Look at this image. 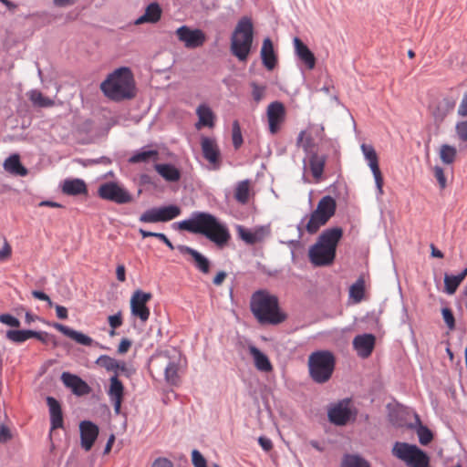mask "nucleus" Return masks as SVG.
<instances>
[{"label":"nucleus","mask_w":467,"mask_h":467,"mask_svg":"<svg viewBox=\"0 0 467 467\" xmlns=\"http://www.w3.org/2000/svg\"><path fill=\"white\" fill-rule=\"evenodd\" d=\"M178 229L192 234H202L214 243L218 247H224L231 239L225 224L212 213L193 212L192 217L177 223Z\"/></svg>","instance_id":"f257e3e1"},{"label":"nucleus","mask_w":467,"mask_h":467,"mask_svg":"<svg viewBox=\"0 0 467 467\" xmlns=\"http://www.w3.org/2000/svg\"><path fill=\"white\" fill-rule=\"evenodd\" d=\"M250 310L261 325L277 326L287 319V315L280 307L277 296L265 289L252 294Z\"/></svg>","instance_id":"f03ea898"},{"label":"nucleus","mask_w":467,"mask_h":467,"mask_svg":"<svg viewBox=\"0 0 467 467\" xmlns=\"http://www.w3.org/2000/svg\"><path fill=\"white\" fill-rule=\"evenodd\" d=\"M100 89L113 101L119 102L134 99L137 91L131 69L128 67L115 69L100 84Z\"/></svg>","instance_id":"7ed1b4c3"},{"label":"nucleus","mask_w":467,"mask_h":467,"mask_svg":"<svg viewBox=\"0 0 467 467\" xmlns=\"http://www.w3.org/2000/svg\"><path fill=\"white\" fill-rule=\"evenodd\" d=\"M254 41V25L248 16H243L231 36L230 50L239 61L245 62L250 55Z\"/></svg>","instance_id":"20e7f679"},{"label":"nucleus","mask_w":467,"mask_h":467,"mask_svg":"<svg viewBox=\"0 0 467 467\" xmlns=\"http://www.w3.org/2000/svg\"><path fill=\"white\" fill-rule=\"evenodd\" d=\"M336 358L328 350L313 352L308 358L309 375L318 384L327 382L335 369Z\"/></svg>","instance_id":"39448f33"},{"label":"nucleus","mask_w":467,"mask_h":467,"mask_svg":"<svg viewBox=\"0 0 467 467\" xmlns=\"http://www.w3.org/2000/svg\"><path fill=\"white\" fill-rule=\"evenodd\" d=\"M391 453L394 457L402 461L407 467H431L430 456L416 444L396 441Z\"/></svg>","instance_id":"423d86ee"},{"label":"nucleus","mask_w":467,"mask_h":467,"mask_svg":"<svg viewBox=\"0 0 467 467\" xmlns=\"http://www.w3.org/2000/svg\"><path fill=\"white\" fill-rule=\"evenodd\" d=\"M350 400L344 399L333 405L327 411L328 420L336 426H345L349 421L356 420L358 410L351 409Z\"/></svg>","instance_id":"0eeeda50"},{"label":"nucleus","mask_w":467,"mask_h":467,"mask_svg":"<svg viewBox=\"0 0 467 467\" xmlns=\"http://www.w3.org/2000/svg\"><path fill=\"white\" fill-rule=\"evenodd\" d=\"M181 213V208L175 204L153 207L145 211L139 220L145 223H165L178 217Z\"/></svg>","instance_id":"6e6552de"},{"label":"nucleus","mask_w":467,"mask_h":467,"mask_svg":"<svg viewBox=\"0 0 467 467\" xmlns=\"http://www.w3.org/2000/svg\"><path fill=\"white\" fill-rule=\"evenodd\" d=\"M98 194L101 199L118 204H125L132 201V195L115 182H108L101 184L98 190Z\"/></svg>","instance_id":"1a4fd4ad"},{"label":"nucleus","mask_w":467,"mask_h":467,"mask_svg":"<svg viewBox=\"0 0 467 467\" xmlns=\"http://www.w3.org/2000/svg\"><path fill=\"white\" fill-rule=\"evenodd\" d=\"M152 298V294L137 289L130 298V312L131 315L140 318L142 323H145L150 317V308L147 306L148 302Z\"/></svg>","instance_id":"9d476101"},{"label":"nucleus","mask_w":467,"mask_h":467,"mask_svg":"<svg viewBox=\"0 0 467 467\" xmlns=\"http://www.w3.org/2000/svg\"><path fill=\"white\" fill-rule=\"evenodd\" d=\"M336 254L331 248L317 242L313 244L308 252L310 262L316 266H327L330 265L335 258Z\"/></svg>","instance_id":"9b49d317"},{"label":"nucleus","mask_w":467,"mask_h":467,"mask_svg":"<svg viewBox=\"0 0 467 467\" xmlns=\"http://www.w3.org/2000/svg\"><path fill=\"white\" fill-rule=\"evenodd\" d=\"M178 39L184 44L187 48H196L202 47L206 36L201 29H192L187 26H182L176 30Z\"/></svg>","instance_id":"f8f14e48"},{"label":"nucleus","mask_w":467,"mask_h":467,"mask_svg":"<svg viewBox=\"0 0 467 467\" xmlns=\"http://www.w3.org/2000/svg\"><path fill=\"white\" fill-rule=\"evenodd\" d=\"M153 361L157 363L159 368L164 370L165 380L169 384L176 385L179 382L178 363L175 360H171L166 352L154 357Z\"/></svg>","instance_id":"ddd939ff"},{"label":"nucleus","mask_w":467,"mask_h":467,"mask_svg":"<svg viewBox=\"0 0 467 467\" xmlns=\"http://www.w3.org/2000/svg\"><path fill=\"white\" fill-rule=\"evenodd\" d=\"M362 152L368 162V166L373 173L377 189L379 194L383 193V176L379 166V158L372 145L363 143L361 145Z\"/></svg>","instance_id":"4468645a"},{"label":"nucleus","mask_w":467,"mask_h":467,"mask_svg":"<svg viewBox=\"0 0 467 467\" xmlns=\"http://www.w3.org/2000/svg\"><path fill=\"white\" fill-rule=\"evenodd\" d=\"M201 146L203 158L213 165L214 170H219L222 165V158L215 140L203 136L202 137Z\"/></svg>","instance_id":"2eb2a0df"},{"label":"nucleus","mask_w":467,"mask_h":467,"mask_svg":"<svg viewBox=\"0 0 467 467\" xmlns=\"http://www.w3.org/2000/svg\"><path fill=\"white\" fill-rule=\"evenodd\" d=\"M79 431L81 447L86 451H90L98 439L99 426L90 420H82L79 424Z\"/></svg>","instance_id":"dca6fc26"},{"label":"nucleus","mask_w":467,"mask_h":467,"mask_svg":"<svg viewBox=\"0 0 467 467\" xmlns=\"http://www.w3.org/2000/svg\"><path fill=\"white\" fill-rule=\"evenodd\" d=\"M124 385L118 378V374L111 376L109 379V387L107 391L108 396L113 404L115 414L119 415L121 411V404L124 399Z\"/></svg>","instance_id":"f3484780"},{"label":"nucleus","mask_w":467,"mask_h":467,"mask_svg":"<svg viewBox=\"0 0 467 467\" xmlns=\"http://www.w3.org/2000/svg\"><path fill=\"white\" fill-rule=\"evenodd\" d=\"M457 99V97L448 95L436 104L432 110V117L436 125H441L447 116L454 110Z\"/></svg>","instance_id":"a211bd4d"},{"label":"nucleus","mask_w":467,"mask_h":467,"mask_svg":"<svg viewBox=\"0 0 467 467\" xmlns=\"http://www.w3.org/2000/svg\"><path fill=\"white\" fill-rule=\"evenodd\" d=\"M266 114L269 130L272 134H275L280 129V124L285 120V109L284 104L280 101L270 103L267 107Z\"/></svg>","instance_id":"6ab92c4d"},{"label":"nucleus","mask_w":467,"mask_h":467,"mask_svg":"<svg viewBox=\"0 0 467 467\" xmlns=\"http://www.w3.org/2000/svg\"><path fill=\"white\" fill-rule=\"evenodd\" d=\"M61 381L63 384L71 389L77 396H84L90 392L91 389L88 384L78 375L64 371L61 374Z\"/></svg>","instance_id":"aec40b11"},{"label":"nucleus","mask_w":467,"mask_h":467,"mask_svg":"<svg viewBox=\"0 0 467 467\" xmlns=\"http://www.w3.org/2000/svg\"><path fill=\"white\" fill-rule=\"evenodd\" d=\"M178 251L182 254H189L192 256V263L201 273L207 275L210 273L211 269V262L210 260L204 256L202 254L198 252L197 250L184 245L179 244L176 247Z\"/></svg>","instance_id":"412c9836"},{"label":"nucleus","mask_w":467,"mask_h":467,"mask_svg":"<svg viewBox=\"0 0 467 467\" xmlns=\"http://www.w3.org/2000/svg\"><path fill=\"white\" fill-rule=\"evenodd\" d=\"M295 53L298 59L309 70L314 69L316 67V57L309 47L297 36L293 39Z\"/></svg>","instance_id":"4be33fe9"},{"label":"nucleus","mask_w":467,"mask_h":467,"mask_svg":"<svg viewBox=\"0 0 467 467\" xmlns=\"http://www.w3.org/2000/svg\"><path fill=\"white\" fill-rule=\"evenodd\" d=\"M260 57L263 66L268 70L272 71L275 68L278 63V57L274 48L273 41L270 37H265L263 40Z\"/></svg>","instance_id":"5701e85b"},{"label":"nucleus","mask_w":467,"mask_h":467,"mask_svg":"<svg viewBox=\"0 0 467 467\" xmlns=\"http://www.w3.org/2000/svg\"><path fill=\"white\" fill-rule=\"evenodd\" d=\"M375 342L376 337L372 334L358 335L353 339V347L359 357L366 358L371 355Z\"/></svg>","instance_id":"b1692460"},{"label":"nucleus","mask_w":467,"mask_h":467,"mask_svg":"<svg viewBox=\"0 0 467 467\" xmlns=\"http://www.w3.org/2000/svg\"><path fill=\"white\" fill-rule=\"evenodd\" d=\"M46 400L50 414L51 431L63 428L64 419L60 402L51 396L47 397Z\"/></svg>","instance_id":"393cba45"},{"label":"nucleus","mask_w":467,"mask_h":467,"mask_svg":"<svg viewBox=\"0 0 467 467\" xmlns=\"http://www.w3.org/2000/svg\"><path fill=\"white\" fill-rule=\"evenodd\" d=\"M52 327L79 345L88 347L91 346L94 342L93 339L88 335L80 331H77L63 324L53 323Z\"/></svg>","instance_id":"a878e982"},{"label":"nucleus","mask_w":467,"mask_h":467,"mask_svg":"<svg viewBox=\"0 0 467 467\" xmlns=\"http://www.w3.org/2000/svg\"><path fill=\"white\" fill-rule=\"evenodd\" d=\"M343 236V229L339 226L326 229L319 235L317 242L337 252V246Z\"/></svg>","instance_id":"bb28decb"},{"label":"nucleus","mask_w":467,"mask_h":467,"mask_svg":"<svg viewBox=\"0 0 467 467\" xmlns=\"http://www.w3.org/2000/svg\"><path fill=\"white\" fill-rule=\"evenodd\" d=\"M62 192L68 196L88 194V187L84 180L79 178L66 179L62 184Z\"/></svg>","instance_id":"cd10ccee"},{"label":"nucleus","mask_w":467,"mask_h":467,"mask_svg":"<svg viewBox=\"0 0 467 467\" xmlns=\"http://www.w3.org/2000/svg\"><path fill=\"white\" fill-rule=\"evenodd\" d=\"M327 159V155L318 154L317 152H311V155H309V169L316 182H319L322 178Z\"/></svg>","instance_id":"c85d7f7f"},{"label":"nucleus","mask_w":467,"mask_h":467,"mask_svg":"<svg viewBox=\"0 0 467 467\" xmlns=\"http://www.w3.org/2000/svg\"><path fill=\"white\" fill-rule=\"evenodd\" d=\"M162 10L160 5L156 2L150 3L147 5L145 12L142 16L138 17L134 24L141 25L144 23H157L161 17Z\"/></svg>","instance_id":"c756f323"},{"label":"nucleus","mask_w":467,"mask_h":467,"mask_svg":"<svg viewBox=\"0 0 467 467\" xmlns=\"http://www.w3.org/2000/svg\"><path fill=\"white\" fill-rule=\"evenodd\" d=\"M155 171L169 182H177L182 178L181 171L171 163H156Z\"/></svg>","instance_id":"7c9ffc66"},{"label":"nucleus","mask_w":467,"mask_h":467,"mask_svg":"<svg viewBox=\"0 0 467 467\" xmlns=\"http://www.w3.org/2000/svg\"><path fill=\"white\" fill-rule=\"evenodd\" d=\"M315 210L329 221L337 210L336 200L330 195H326L319 200Z\"/></svg>","instance_id":"2f4dec72"},{"label":"nucleus","mask_w":467,"mask_h":467,"mask_svg":"<svg viewBox=\"0 0 467 467\" xmlns=\"http://www.w3.org/2000/svg\"><path fill=\"white\" fill-rule=\"evenodd\" d=\"M249 351L254 358V366L258 370L264 372H269L272 370V364L268 357L264 352L254 346H250Z\"/></svg>","instance_id":"473e14b6"},{"label":"nucleus","mask_w":467,"mask_h":467,"mask_svg":"<svg viewBox=\"0 0 467 467\" xmlns=\"http://www.w3.org/2000/svg\"><path fill=\"white\" fill-rule=\"evenodd\" d=\"M467 276V267H465L460 274L454 275H448L445 274L444 275V290L449 295H453L461 283L465 279Z\"/></svg>","instance_id":"72a5a7b5"},{"label":"nucleus","mask_w":467,"mask_h":467,"mask_svg":"<svg viewBox=\"0 0 467 467\" xmlns=\"http://www.w3.org/2000/svg\"><path fill=\"white\" fill-rule=\"evenodd\" d=\"M4 168L15 175L26 176L28 173L27 169L21 163L17 154L9 156L4 162Z\"/></svg>","instance_id":"f704fd0d"},{"label":"nucleus","mask_w":467,"mask_h":467,"mask_svg":"<svg viewBox=\"0 0 467 467\" xmlns=\"http://www.w3.org/2000/svg\"><path fill=\"white\" fill-rule=\"evenodd\" d=\"M340 467H371L370 463L358 454L345 453Z\"/></svg>","instance_id":"c9c22d12"},{"label":"nucleus","mask_w":467,"mask_h":467,"mask_svg":"<svg viewBox=\"0 0 467 467\" xmlns=\"http://www.w3.org/2000/svg\"><path fill=\"white\" fill-rule=\"evenodd\" d=\"M327 222L328 220L327 218L314 210L310 214L309 220L306 223L305 229L308 234H314L317 233L319 228L325 225Z\"/></svg>","instance_id":"e433bc0d"},{"label":"nucleus","mask_w":467,"mask_h":467,"mask_svg":"<svg viewBox=\"0 0 467 467\" xmlns=\"http://www.w3.org/2000/svg\"><path fill=\"white\" fill-rule=\"evenodd\" d=\"M196 114L199 117V121L202 125L207 127L213 126L214 114L209 106L206 104H201L196 109Z\"/></svg>","instance_id":"4c0bfd02"},{"label":"nucleus","mask_w":467,"mask_h":467,"mask_svg":"<svg viewBox=\"0 0 467 467\" xmlns=\"http://www.w3.org/2000/svg\"><path fill=\"white\" fill-rule=\"evenodd\" d=\"M32 332L31 329H10L6 331V338L14 343H23L26 341L29 338H32Z\"/></svg>","instance_id":"58836bf2"},{"label":"nucleus","mask_w":467,"mask_h":467,"mask_svg":"<svg viewBox=\"0 0 467 467\" xmlns=\"http://www.w3.org/2000/svg\"><path fill=\"white\" fill-rule=\"evenodd\" d=\"M237 233L239 237L247 244H254L262 239L258 232L253 233L242 225L237 226Z\"/></svg>","instance_id":"ea45409f"},{"label":"nucleus","mask_w":467,"mask_h":467,"mask_svg":"<svg viewBox=\"0 0 467 467\" xmlns=\"http://www.w3.org/2000/svg\"><path fill=\"white\" fill-rule=\"evenodd\" d=\"M235 200L242 203H247L249 200V182L247 180L240 182L234 192Z\"/></svg>","instance_id":"a19ab883"},{"label":"nucleus","mask_w":467,"mask_h":467,"mask_svg":"<svg viewBox=\"0 0 467 467\" xmlns=\"http://www.w3.org/2000/svg\"><path fill=\"white\" fill-rule=\"evenodd\" d=\"M96 364L101 368H104L107 371H114V375L116 373L119 375V361L108 355L99 356L96 360Z\"/></svg>","instance_id":"79ce46f5"},{"label":"nucleus","mask_w":467,"mask_h":467,"mask_svg":"<svg viewBox=\"0 0 467 467\" xmlns=\"http://www.w3.org/2000/svg\"><path fill=\"white\" fill-rule=\"evenodd\" d=\"M457 155L456 148L449 144H442L440 150V158L444 164L454 162Z\"/></svg>","instance_id":"37998d69"},{"label":"nucleus","mask_w":467,"mask_h":467,"mask_svg":"<svg viewBox=\"0 0 467 467\" xmlns=\"http://www.w3.org/2000/svg\"><path fill=\"white\" fill-rule=\"evenodd\" d=\"M30 100L34 105L40 108H48L54 106L55 102L53 99L45 97L40 91L33 90L29 96Z\"/></svg>","instance_id":"c03bdc74"},{"label":"nucleus","mask_w":467,"mask_h":467,"mask_svg":"<svg viewBox=\"0 0 467 467\" xmlns=\"http://www.w3.org/2000/svg\"><path fill=\"white\" fill-rule=\"evenodd\" d=\"M159 155L156 150H148L135 152L130 159V163L147 162L151 158H157Z\"/></svg>","instance_id":"a18cd8bd"},{"label":"nucleus","mask_w":467,"mask_h":467,"mask_svg":"<svg viewBox=\"0 0 467 467\" xmlns=\"http://www.w3.org/2000/svg\"><path fill=\"white\" fill-rule=\"evenodd\" d=\"M365 281L359 277L349 288V296L355 302H360L364 297Z\"/></svg>","instance_id":"49530a36"},{"label":"nucleus","mask_w":467,"mask_h":467,"mask_svg":"<svg viewBox=\"0 0 467 467\" xmlns=\"http://www.w3.org/2000/svg\"><path fill=\"white\" fill-rule=\"evenodd\" d=\"M306 132L304 130H302L298 137H297V145H302L304 150L308 154V155H311V152H316L314 150V147H315V142H314V140L311 136H307L306 137L305 140H304V136H305Z\"/></svg>","instance_id":"de8ad7c7"},{"label":"nucleus","mask_w":467,"mask_h":467,"mask_svg":"<svg viewBox=\"0 0 467 467\" xmlns=\"http://www.w3.org/2000/svg\"><path fill=\"white\" fill-rule=\"evenodd\" d=\"M416 433L419 438V442L423 446L430 444L434 438L433 432L426 425L420 426Z\"/></svg>","instance_id":"09e8293b"},{"label":"nucleus","mask_w":467,"mask_h":467,"mask_svg":"<svg viewBox=\"0 0 467 467\" xmlns=\"http://www.w3.org/2000/svg\"><path fill=\"white\" fill-rule=\"evenodd\" d=\"M232 140H233L234 148L235 150H238L242 146V144L244 142L243 136H242V131H241V127H240V124H239L238 120H234L233 122Z\"/></svg>","instance_id":"8fccbe9b"},{"label":"nucleus","mask_w":467,"mask_h":467,"mask_svg":"<svg viewBox=\"0 0 467 467\" xmlns=\"http://www.w3.org/2000/svg\"><path fill=\"white\" fill-rule=\"evenodd\" d=\"M32 338H36L42 342L43 344H47L49 341L53 342L54 347L57 346L56 337L54 335L49 334L46 331H35L32 332Z\"/></svg>","instance_id":"3c124183"},{"label":"nucleus","mask_w":467,"mask_h":467,"mask_svg":"<svg viewBox=\"0 0 467 467\" xmlns=\"http://www.w3.org/2000/svg\"><path fill=\"white\" fill-rule=\"evenodd\" d=\"M252 96L255 102H260L265 94L266 87L264 85H258L256 82H251Z\"/></svg>","instance_id":"603ef678"},{"label":"nucleus","mask_w":467,"mask_h":467,"mask_svg":"<svg viewBox=\"0 0 467 467\" xmlns=\"http://www.w3.org/2000/svg\"><path fill=\"white\" fill-rule=\"evenodd\" d=\"M441 316L448 328L453 330L455 328V317L452 310L449 307H443L441 308Z\"/></svg>","instance_id":"864d4df0"},{"label":"nucleus","mask_w":467,"mask_h":467,"mask_svg":"<svg viewBox=\"0 0 467 467\" xmlns=\"http://www.w3.org/2000/svg\"><path fill=\"white\" fill-rule=\"evenodd\" d=\"M0 322L11 327L18 328L21 325L19 319L11 314H1Z\"/></svg>","instance_id":"5fc2aeb1"},{"label":"nucleus","mask_w":467,"mask_h":467,"mask_svg":"<svg viewBox=\"0 0 467 467\" xmlns=\"http://www.w3.org/2000/svg\"><path fill=\"white\" fill-rule=\"evenodd\" d=\"M192 462L194 467H207L206 459L196 449L192 450Z\"/></svg>","instance_id":"6e6d98bb"},{"label":"nucleus","mask_w":467,"mask_h":467,"mask_svg":"<svg viewBox=\"0 0 467 467\" xmlns=\"http://www.w3.org/2000/svg\"><path fill=\"white\" fill-rule=\"evenodd\" d=\"M455 131L462 141H467V120H462L456 123Z\"/></svg>","instance_id":"4d7b16f0"},{"label":"nucleus","mask_w":467,"mask_h":467,"mask_svg":"<svg viewBox=\"0 0 467 467\" xmlns=\"http://www.w3.org/2000/svg\"><path fill=\"white\" fill-rule=\"evenodd\" d=\"M12 439L13 434L11 430L4 423H0V443H6Z\"/></svg>","instance_id":"13d9d810"},{"label":"nucleus","mask_w":467,"mask_h":467,"mask_svg":"<svg viewBox=\"0 0 467 467\" xmlns=\"http://www.w3.org/2000/svg\"><path fill=\"white\" fill-rule=\"evenodd\" d=\"M434 176L437 179L441 189L446 188L447 180H446V177L444 174V171L441 167H440V166L434 167Z\"/></svg>","instance_id":"bf43d9fd"},{"label":"nucleus","mask_w":467,"mask_h":467,"mask_svg":"<svg viewBox=\"0 0 467 467\" xmlns=\"http://www.w3.org/2000/svg\"><path fill=\"white\" fill-rule=\"evenodd\" d=\"M108 322L109 327L113 329L119 327L123 323L121 312L119 311L117 314L109 316L108 317Z\"/></svg>","instance_id":"052dcab7"},{"label":"nucleus","mask_w":467,"mask_h":467,"mask_svg":"<svg viewBox=\"0 0 467 467\" xmlns=\"http://www.w3.org/2000/svg\"><path fill=\"white\" fill-rule=\"evenodd\" d=\"M32 296L36 299L47 302L49 307H52L54 306V303L52 302L50 297L43 291L33 290Z\"/></svg>","instance_id":"680f3d73"},{"label":"nucleus","mask_w":467,"mask_h":467,"mask_svg":"<svg viewBox=\"0 0 467 467\" xmlns=\"http://www.w3.org/2000/svg\"><path fill=\"white\" fill-rule=\"evenodd\" d=\"M132 345V341L127 337H124L120 340L118 347V353L122 355L129 351Z\"/></svg>","instance_id":"e2e57ef3"},{"label":"nucleus","mask_w":467,"mask_h":467,"mask_svg":"<svg viewBox=\"0 0 467 467\" xmlns=\"http://www.w3.org/2000/svg\"><path fill=\"white\" fill-rule=\"evenodd\" d=\"M457 113L460 117H467V91L463 94Z\"/></svg>","instance_id":"0e129e2a"},{"label":"nucleus","mask_w":467,"mask_h":467,"mask_svg":"<svg viewBox=\"0 0 467 467\" xmlns=\"http://www.w3.org/2000/svg\"><path fill=\"white\" fill-rule=\"evenodd\" d=\"M119 370L127 378H130L135 373V370L132 368L127 367L124 361H119Z\"/></svg>","instance_id":"69168bd1"},{"label":"nucleus","mask_w":467,"mask_h":467,"mask_svg":"<svg viewBox=\"0 0 467 467\" xmlns=\"http://www.w3.org/2000/svg\"><path fill=\"white\" fill-rule=\"evenodd\" d=\"M151 467H173V463L167 458H157Z\"/></svg>","instance_id":"338daca9"},{"label":"nucleus","mask_w":467,"mask_h":467,"mask_svg":"<svg viewBox=\"0 0 467 467\" xmlns=\"http://www.w3.org/2000/svg\"><path fill=\"white\" fill-rule=\"evenodd\" d=\"M258 443L260 444L262 449L265 451H269L273 448V443H272L271 440L265 436L259 437Z\"/></svg>","instance_id":"774afa93"}]
</instances>
